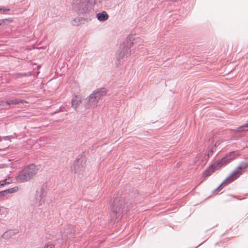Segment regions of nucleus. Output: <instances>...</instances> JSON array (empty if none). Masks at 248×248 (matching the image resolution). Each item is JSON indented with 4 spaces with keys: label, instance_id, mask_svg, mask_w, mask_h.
Returning <instances> with one entry per match:
<instances>
[{
    "label": "nucleus",
    "instance_id": "nucleus-1",
    "mask_svg": "<svg viewBox=\"0 0 248 248\" xmlns=\"http://www.w3.org/2000/svg\"><path fill=\"white\" fill-rule=\"evenodd\" d=\"M95 0H73V8L78 14L94 16Z\"/></svg>",
    "mask_w": 248,
    "mask_h": 248
},
{
    "label": "nucleus",
    "instance_id": "nucleus-2",
    "mask_svg": "<svg viewBox=\"0 0 248 248\" xmlns=\"http://www.w3.org/2000/svg\"><path fill=\"white\" fill-rule=\"evenodd\" d=\"M38 168L34 164H30L24 168L16 177V180L24 183L33 178L38 172Z\"/></svg>",
    "mask_w": 248,
    "mask_h": 248
},
{
    "label": "nucleus",
    "instance_id": "nucleus-3",
    "mask_svg": "<svg viewBox=\"0 0 248 248\" xmlns=\"http://www.w3.org/2000/svg\"><path fill=\"white\" fill-rule=\"evenodd\" d=\"M98 98L97 96H95L94 93H92L90 95L87 97L84 102V105L85 108H94L97 107L98 103L99 102Z\"/></svg>",
    "mask_w": 248,
    "mask_h": 248
},
{
    "label": "nucleus",
    "instance_id": "nucleus-4",
    "mask_svg": "<svg viewBox=\"0 0 248 248\" xmlns=\"http://www.w3.org/2000/svg\"><path fill=\"white\" fill-rule=\"evenodd\" d=\"M246 167H238L232 174L223 181V184H229L237 179L241 175V170Z\"/></svg>",
    "mask_w": 248,
    "mask_h": 248
},
{
    "label": "nucleus",
    "instance_id": "nucleus-5",
    "mask_svg": "<svg viewBox=\"0 0 248 248\" xmlns=\"http://www.w3.org/2000/svg\"><path fill=\"white\" fill-rule=\"evenodd\" d=\"M218 168L217 164L215 162L214 164L210 166L204 172L202 176L204 178H207L212 175L216 170L219 169Z\"/></svg>",
    "mask_w": 248,
    "mask_h": 248
},
{
    "label": "nucleus",
    "instance_id": "nucleus-6",
    "mask_svg": "<svg viewBox=\"0 0 248 248\" xmlns=\"http://www.w3.org/2000/svg\"><path fill=\"white\" fill-rule=\"evenodd\" d=\"M107 90L105 88L99 89L94 91L93 93L95 94V96H97L99 100L101 97L106 95Z\"/></svg>",
    "mask_w": 248,
    "mask_h": 248
},
{
    "label": "nucleus",
    "instance_id": "nucleus-7",
    "mask_svg": "<svg viewBox=\"0 0 248 248\" xmlns=\"http://www.w3.org/2000/svg\"><path fill=\"white\" fill-rule=\"evenodd\" d=\"M14 10L12 8H6L5 7H0V15H14L17 14L16 13H14Z\"/></svg>",
    "mask_w": 248,
    "mask_h": 248
},
{
    "label": "nucleus",
    "instance_id": "nucleus-8",
    "mask_svg": "<svg viewBox=\"0 0 248 248\" xmlns=\"http://www.w3.org/2000/svg\"><path fill=\"white\" fill-rule=\"evenodd\" d=\"M230 160L227 157V156L225 155L224 157L222 158L220 160L217 161L216 162L217 164L218 168H221L222 166H226L227 164L231 162Z\"/></svg>",
    "mask_w": 248,
    "mask_h": 248
},
{
    "label": "nucleus",
    "instance_id": "nucleus-9",
    "mask_svg": "<svg viewBox=\"0 0 248 248\" xmlns=\"http://www.w3.org/2000/svg\"><path fill=\"white\" fill-rule=\"evenodd\" d=\"M81 103V98L78 96H75L72 100V106L76 109Z\"/></svg>",
    "mask_w": 248,
    "mask_h": 248
},
{
    "label": "nucleus",
    "instance_id": "nucleus-10",
    "mask_svg": "<svg viewBox=\"0 0 248 248\" xmlns=\"http://www.w3.org/2000/svg\"><path fill=\"white\" fill-rule=\"evenodd\" d=\"M240 155L239 152L238 151H233L227 154L226 155L231 161L236 158L237 156Z\"/></svg>",
    "mask_w": 248,
    "mask_h": 248
},
{
    "label": "nucleus",
    "instance_id": "nucleus-11",
    "mask_svg": "<svg viewBox=\"0 0 248 248\" xmlns=\"http://www.w3.org/2000/svg\"><path fill=\"white\" fill-rule=\"evenodd\" d=\"M19 190V188L17 186L9 189L8 190H5L0 192V197H2L5 195L6 193H12L15 192Z\"/></svg>",
    "mask_w": 248,
    "mask_h": 248
},
{
    "label": "nucleus",
    "instance_id": "nucleus-12",
    "mask_svg": "<svg viewBox=\"0 0 248 248\" xmlns=\"http://www.w3.org/2000/svg\"><path fill=\"white\" fill-rule=\"evenodd\" d=\"M27 102L25 100H19L17 99L9 100L6 102V104L8 105L11 104H18L19 103L24 104L27 103Z\"/></svg>",
    "mask_w": 248,
    "mask_h": 248
},
{
    "label": "nucleus",
    "instance_id": "nucleus-13",
    "mask_svg": "<svg viewBox=\"0 0 248 248\" xmlns=\"http://www.w3.org/2000/svg\"><path fill=\"white\" fill-rule=\"evenodd\" d=\"M80 165L81 167H79V162H78V163L76 165L75 171L76 172H80L84 170V169L86 167L85 162H84L83 163H81Z\"/></svg>",
    "mask_w": 248,
    "mask_h": 248
},
{
    "label": "nucleus",
    "instance_id": "nucleus-14",
    "mask_svg": "<svg viewBox=\"0 0 248 248\" xmlns=\"http://www.w3.org/2000/svg\"><path fill=\"white\" fill-rule=\"evenodd\" d=\"M83 20V18L80 16H77L72 21V24L74 26H78L81 24Z\"/></svg>",
    "mask_w": 248,
    "mask_h": 248
},
{
    "label": "nucleus",
    "instance_id": "nucleus-15",
    "mask_svg": "<svg viewBox=\"0 0 248 248\" xmlns=\"http://www.w3.org/2000/svg\"><path fill=\"white\" fill-rule=\"evenodd\" d=\"M94 16H108L107 13L105 11L98 12V11L94 10Z\"/></svg>",
    "mask_w": 248,
    "mask_h": 248
},
{
    "label": "nucleus",
    "instance_id": "nucleus-16",
    "mask_svg": "<svg viewBox=\"0 0 248 248\" xmlns=\"http://www.w3.org/2000/svg\"><path fill=\"white\" fill-rule=\"evenodd\" d=\"M14 235V232L12 231H8V232H5L3 235V236L4 238H7L9 236L11 237L12 236H13Z\"/></svg>",
    "mask_w": 248,
    "mask_h": 248
},
{
    "label": "nucleus",
    "instance_id": "nucleus-17",
    "mask_svg": "<svg viewBox=\"0 0 248 248\" xmlns=\"http://www.w3.org/2000/svg\"><path fill=\"white\" fill-rule=\"evenodd\" d=\"M246 128H248V123L245 125L239 127L238 129L239 131H246L247 130L245 129Z\"/></svg>",
    "mask_w": 248,
    "mask_h": 248
},
{
    "label": "nucleus",
    "instance_id": "nucleus-18",
    "mask_svg": "<svg viewBox=\"0 0 248 248\" xmlns=\"http://www.w3.org/2000/svg\"><path fill=\"white\" fill-rule=\"evenodd\" d=\"M234 198V197H233L232 195H228L226 198L225 201L226 202H230L233 201Z\"/></svg>",
    "mask_w": 248,
    "mask_h": 248
},
{
    "label": "nucleus",
    "instance_id": "nucleus-19",
    "mask_svg": "<svg viewBox=\"0 0 248 248\" xmlns=\"http://www.w3.org/2000/svg\"><path fill=\"white\" fill-rule=\"evenodd\" d=\"M46 194V191L44 187H42L41 189V194L40 195L41 199L43 197H45Z\"/></svg>",
    "mask_w": 248,
    "mask_h": 248
},
{
    "label": "nucleus",
    "instance_id": "nucleus-20",
    "mask_svg": "<svg viewBox=\"0 0 248 248\" xmlns=\"http://www.w3.org/2000/svg\"><path fill=\"white\" fill-rule=\"evenodd\" d=\"M98 19L100 21H104L108 19V16H97Z\"/></svg>",
    "mask_w": 248,
    "mask_h": 248
},
{
    "label": "nucleus",
    "instance_id": "nucleus-21",
    "mask_svg": "<svg viewBox=\"0 0 248 248\" xmlns=\"http://www.w3.org/2000/svg\"><path fill=\"white\" fill-rule=\"evenodd\" d=\"M227 184H223V182L221 184V185L216 189V191H219L221 187L223 186L227 185Z\"/></svg>",
    "mask_w": 248,
    "mask_h": 248
},
{
    "label": "nucleus",
    "instance_id": "nucleus-22",
    "mask_svg": "<svg viewBox=\"0 0 248 248\" xmlns=\"http://www.w3.org/2000/svg\"><path fill=\"white\" fill-rule=\"evenodd\" d=\"M227 184H223V182L221 184V185L216 189V191H219L221 187L223 186L227 185Z\"/></svg>",
    "mask_w": 248,
    "mask_h": 248
},
{
    "label": "nucleus",
    "instance_id": "nucleus-23",
    "mask_svg": "<svg viewBox=\"0 0 248 248\" xmlns=\"http://www.w3.org/2000/svg\"><path fill=\"white\" fill-rule=\"evenodd\" d=\"M54 245L51 244L45 246L44 248H54Z\"/></svg>",
    "mask_w": 248,
    "mask_h": 248
},
{
    "label": "nucleus",
    "instance_id": "nucleus-24",
    "mask_svg": "<svg viewBox=\"0 0 248 248\" xmlns=\"http://www.w3.org/2000/svg\"><path fill=\"white\" fill-rule=\"evenodd\" d=\"M5 181L6 180H3V181H0V185L1 186H3L4 185L5 183Z\"/></svg>",
    "mask_w": 248,
    "mask_h": 248
},
{
    "label": "nucleus",
    "instance_id": "nucleus-25",
    "mask_svg": "<svg viewBox=\"0 0 248 248\" xmlns=\"http://www.w3.org/2000/svg\"><path fill=\"white\" fill-rule=\"evenodd\" d=\"M2 21H0V25H1V24H2Z\"/></svg>",
    "mask_w": 248,
    "mask_h": 248
}]
</instances>
